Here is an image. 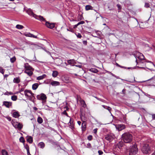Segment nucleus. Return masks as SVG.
<instances>
[{"mask_svg": "<svg viewBox=\"0 0 155 155\" xmlns=\"http://www.w3.org/2000/svg\"><path fill=\"white\" fill-rule=\"evenodd\" d=\"M28 91H29V92H28V93H29L33 97H34V98H35V97L34 96V94L30 90H28Z\"/></svg>", "mask_w": 155, "mask_h": 155, "instance_id": "nucleus-42", "label": "nucleus"}, {"mask_svg": "<svg viewBox=\"0 0 155 155\" xmlns=\"http://www.w3.org/2000/svg\"><path fill=\"white\" fill-rule=\"evenodd\" d=\"M107 72L110 74L112 76H113V77H114L116 78H117L115 74H113L111 72H110V71H107Z\"/></svg>", "mask_w": 155, "mask_h": 155, "instance_id": "nucleus-41", "label": "nucleus"}, {"mask_svg": "<svg viewBox=\"0 0 155 155\" xmlns=\"http://www.w3.org/2000/svg\"><path fill=\"white\" fill-rule=\"evenodd\" d=\"M2 155H8V152L5 150H2Z\"/></svg>", "mask_w": 155, "mask_h": 155, "instance_id": "nucleus-34", "label": "nucleus"}, {"mask_svg": "<svg viewBox=\"0 0 155 155\" xmlns=\"http://www.w3.org/2000/svg\"><path fill=\"white\" fill-rule=\"evenodd\" d=\"M93 7L90 5H87L85 6V9L86 10L92 9Z\"/></svg>", "mask_w": 155, "mask_h": 155, "instance_id": "nucleus-31", "label": "nucleus"}, {"mask_svg": "<svg viewBox=\"0 0 155 155\" xmlns=\"http://www.w3.org/2000/svg\"><path fill=\"white\" fill-rule=\"evenodd\" d=\"M76 35L78 38H80L82 37V36L80 33H78L77 34H76Z\"/></svg>", "mask_w": 155, "mask_h": 155, "instance_id": "nucleus-43", "label": "nucleus"}, {"mask_svg": "<svg viewBox=\"0 0 155 155\" xmlns=\"http://www.w3.org/2000/svg\"><path fill=\"white\" fill-rule=\"evenodd\" d=\"M138 149L136 145L132 146L129 151V155H138Z\"/></svg>", "mask_w": 155, "mask_h": 155, "instance_id": "nucleus-2", "label": "nucleus"}, {"mask_svg": "<svg viewBox=\"0 0 155 155\" xmlns=\"http://www.w3.org/2000/svg\"><path fill=\"white\" fill-rule=\"evenodd\" d=\"M91 144L90 143H88L87 144V147H90L91 146Z\"/></svg>", "mask_w": 155, "mask_h": 155, "instance_id": "nucleus-61", "label": "nucleus"}, {"mask_svg": "<svg viewBox=\"0 0 155 155\" xmlns=\"http://www.w3.org/2000/svg\"><path fill=\"white\" fill-rule=\"evenodd\" d=\"M25 68L26 69L31 70L32 71L34 70V69L28 63H26L25 64Z\"/></svg>", "mask_w": 155, "mask_h": 155, "instance_id": "nucleus-16", "label": "nucleus"}, {"mask_svg": "<svg viewBox=\"0 0 155 155\" xmlns=\"http://www.w3.org/2000/svg\"><path fill=\"white\" fill-rule=\"evenodd\" d=\"M26 12L30 16H32L34 18H35L36 15L34 14L31 9H29L26 11Z\"/></svg>", "mask_w": 155, "mask_h": 155, "instance_id": "nucleus-10", "label": "nucleus"}, {"mask_svg": "<svg viewBox=\"0 0 155 155\" xmlns=\"http://www.w3.org/2000/svg\"><path fill=\"white\" fill-rule=\"evenodd\" d=\"M3 105H4L6 107L9 108L12 106V102L7 101H4Z\"/></svg>", "mask_w": 155, "mask_h": 155, "instance_id": "nucleus-9", "label": "nucleus"}, {"mask_svg": "<svg viewBox=\"0 0 155 155\" xmlns=\"http://www.w3.org/2000/svg\"><path fill=\"white\" fill-rule=\"evenodd\" d=\"M73 120L72 119L70 118L69 122L68 123L69 125L70 126V128L72 129H73L74 128V124L73 123Z\"/></svg>", "mask_w": 155, "mask_h": 155, "instance_id": "nucleus-12", "label": "nucleus"}, {"mask_svg": "<svg viewBox=\"0 0 155 155\" xmlns=\"http://www.w3.org/2000/svg\"><path fill=\"white\" fill-rule=\"evenodd\" d=\"M16 58H15V57L14 56V57L11 58L10 59V61L11 63H13L16 61Z\"/></svg>", "mask_w": 155, "mask_h": 155, "instance_id": "nucleus-36", "label": "nucleus"}, {"mask_svg": "<svg viewBox=\"0 0 155 155\" xmlns=\"http://www.w3.org/2000/svg\"><path fill=\"white\" fill-rule=\"evenodd\" d=\"M122 138L125 143L132 145L131 143L133 140V136L131 134L125 133L122 135Z\"/></svg>", "mask_w": 155, "mask_h": 155, "instance_id": "nucleus-1", "label": "nucleus"}, {"mask_svg": "<svg viewBox=\"0 0 155 155\" xmlns=\"http://www.w3.org/2000/svg\"><path fill=\"white\" fill-rule=\"evenodd\" d=\"M29 92L28 91V90H25L24 91L25 93V95L26 96H27L28 97L29 95L28 94V92Z\"/></svg>", "mask_w": 155, "mask_h": 155, "instance_id": "nucleus-39", "label": "nucleus"}, {"mask_svg": "<svg viewBox=\"0 0 155 155\" xmlns=\"http://www.w3.org/2000/svg\"><path fill=\"white\" fill-rule=\"evenodd\" d=\"M58 72L57 71H53L52 73V76L54 77H56L58 74Z\"/></svg>", "mask_w": 155, "mask_h": 155, "instance_id": "nucleus-29", "label": "nucleus"}, {"mask_svg": "<svg viewBox=\"0 0 155 155\" xmlns=\"http://www.w3.org/2000/svg\"><path fill=\"white\" fill-rule=\"evenodd\" d=\"M67 62L69 64H70L72 66H74V64H76V62L74 59L68 60L67 61Z\"/></svg>", "mask_w": 155, "mask_h": 155, "instance_id": "nucleus-13", "label": "nucleus"}, {"mask_svg": "<svg viewBox=\"0 0 155 155\" xmlns=\"http://www.w3.org/2000/svg\"><path fill=\"white\" fill-rule=\"evenodd\" d=\"M105 139L110 142L112 141L114 139V135L112 134H107L105 136Z\"/></svg>", "mask_w": 155, "mask_h": 155, "instance_id": "nucleus-6", "label": "nucleus"}, {"mask_svg": "<svg viewBox=\"0 0 155 155\" xmlns=\"http://www.w3.org/2000/svg\"><path fill=\"white\" fill-rule=\"evenodd\" d=\"M116 65L117 66H118V67H120V66H121V65H120L119 64L117 63H116Z\"/></svg>", "mask_w": 155, "mask_h": 155, "instance_id": "nucleus-60", "label": "nucleus"}, {"mask_svg": "<svg viewBox=\"0 0 155 155\" xmlns=\"http://www.w3.org/2000/svg\"><path fill=\"white\" fill-rule=\"evenodd\" d=\"M24 147L26 149V150H28L29 149V147L27 144H26L25 145Z\"/></svg>", "mask_w": 155, "mask_h": 155, "instance_id": "nucleus-46", "label": "nucleus"}, {"mask_svg": "<svg viewBox=\"0 0 155 155\" xmlns=\"http://www.w3.org/2000/svg\"><path fill=\"white\" fill-rule=\"evenodd\" d=\"M38 146H39L40 148H43L45 147V144L43 142H41L39 143Z\"/></svg>", "mask_w": 155, "mask_h": 155, "instance_id": "nucleus-28", "label": "nucleus"}, {"mask_svg": "<svg viewBox=\"0 0 155 155\" xmlns=\"http://www.w3.org/2000/svg\"><path fill=\"white\" fill-rule=\"evenodd\" d=\"M62 113L64 114V115H65L66 116H68V114L67 113V112L66 111V110H64L63 112Z\"/></svg>", "mask_w": 155, "mask_h": 155, "instance_id": "nucleus-48", "label": "nucleus"}, {"mask_svg": "<svg viewBox=\"0 0 155 155\" xmlns=\"http://www.w3.org/2000/svg\"><path fill=\"white\" fill-rule=\"evenodd\" d=\"M13 81L14 83L18 84L20 82V80L19 78L16 77L14 78Z\"/></svg>", "mask_w": 155, "mask_h": 155, "instance_id": "nucleus-22", "label": "nucleus"}, {"mask_svg": "<svg viewBox=\"0 0 155 155\" xmlns=\"http://www.w3.org/2000/svg\"><path fill=\"white\" fill-rule=\"evenodd\" d=\"M35 18L41 21H46L45 19L41 15L38 16L36 15Z\"/></svg>", "mask_w": 155, "mask_h": 155, "instance_id": "nucleus-15", "label": "nucleus"}, {"mask_svg": "<svg viewBox=\"0 0 155 155\" xmlns=\"http://www.w3.org/2000/svg\"><path fill=\"white\" fill-rule=\"evenodd\" d=\"M152 117L153 120H155V114H152Z\"/></svg>", "mask_w": 155, "mask_h": 155, "instance_id": "nucleus-53", "label": "nucleus"}, {"mask_svg": "<svg viewBox=\"0 0 155 155\" xmlns=\"http://www.w3.org/2000/svg\"><path fill=\"white\" fill-rule=\"evenodd\" d=\"M82 121L81 125L82 131L83 132H84L86 130L87 123L85 121H82Z\"/></svg>", "mask_w": 155, "mask_h": 155, "instance_id": "nucleus-11", "label": "nucleus"}, {"mask_svg": "<svg viewBox=\"0 0 155 155\" xmlns=\"http://www.w3.org/2000/svg\"><path fill=\"white\" fill-rule=\"evenodd\" d=\"M117 7L118 8V9H120L121 8V6L119 4H117Z\"/></svg>", "mask_w": 155, "mask_h": 155, "instance_id": "nucleus-51", "label": "nucleus"}, {"mask_svg": "<svg viewBox=\"0 0 155 155\" xmlns=\"http://www.w3.org/2000/svg\"><path fill=\"white\" fill-rule=\"evenodd\" d=\"M83 18H84L82 15H79L78 17V21H80Z\"/></svg>", "mask_w": 155, "mask_h": 155, "instance_id": "nucleus-35", "label": "nucleus"}, {"mask_svg": "<svg viewBox=\"0 0 155 155\" xmlns=\"http://www.w3.org/2000/svg\"><path fill=\"white\" fill-rule=\"evenodd\" d=\"M90 71L91 72L97 73L98 72V70L95 68H91L90 69Z\"/></svg>", "mask_w": 155, "mask_h": 155, "instance_id": "nucleus-27", "label": "nucleus"}, {"mask_svg": "<svg viewBox=\"0 0 155 155\" xmlns=\"http://www.w3.org/2000/svg\"><path fill=\"white\" fill-rule=\"evenodd\" d=\"M27 140L29 143H31L33 142V138L31 136H29L28 137Z\"/></svg>", "mask_w": 155, "mask_h": 155, "instance_id": "nucleus-23", "label": "nucleus"}, {"mask_svg": "<svg viewBox=\"0 0 155 155\" xmlns=\"http://www.w3.org/2000/svg\"><path fill=\"white\" fill-rule=\"evenodd\" d=\"M13 117L15 118H18L19 117L20 115L19 114L18 111L14 112L12 114Z\"/></svg>", "mask_w": 155, "mask_h": 155, "instance_id": "nucleus-20", "label": "nucleus"}, {"mask_svg": "<svg viewBox=\"0 0 155 155\" xmlns=\"http://www.w3.org/2000/svg\"><path fill=\"white\" fill-rule=\"evenodd\" d=\"M51 84L53 86H58L60 84V83L57 81H53L51 82Z\"/></svg>", "mask_w": 155, "mask_h": 155, "instance_id": "nucleus-21", "label": "nucleus"}, {"mask_svg": "<svg viewBox=\"0 0 155 155\" xmlns=\"http://www.w3.org/2000/svg\"><path fill=\"white\" fill-rule=\"evenodd\" d=\"M37 121L39 124H41L43 122L42 118L40 117H38L37 119Z\"/></svg>", "mask_w": 155, "mask_h": 155, "instance_id": "nucleus-32", "label": "nucleus"}, {"mask_svg": "<svg viewBox=\"0 0 155 155\" xmlns=\"http://www.w3.org/2000/svg\"><path fill=\"white\" fill-rule=\"evenodd\" d=\"M97 128H96V129H95L93 131H94V133L96 134H97Z\"/></svg>", "mask_w": 155, "mask_h": 155, "instance_id": "nucleus-50", "label": "nucleus"}, {"mask_svg": "<svg viewBox=\"0 0 155 155\" xmlns=\"http://www.w3.org/2000/svg\"><path fill=\"white\" fill-rule=\"evenodd\" d=\"M19 140L20 142L22 143H24L25 142V140L23 137H21L19 139Z\"/></svg>", "mask_w": 155, "mask_h": 155, "instance_id": "nucleus-38", "label": "nucleus"}, {"mask_svg": "<svg viewBox=\"0 0 155 155\" xmlns=\"http://www.w3.org/2000/svg\"><path fill=\"white\" fill-rule=\"evenodd\" d=\"M124 143L122 141H120L117 144V146L119 149H121L124 146Z\"/></svg>", "mask_w": 155, "mask_h": 155, "instance_id": "nucleus-19", "label": "nucleus"}, {"mask_svg": "<svg viewBox=\"0 0 155 155\" xmlns=\"http://www.w3.org/2000/svg\"><path fill=\"white\" fill-rule=\"evenodd\" d=\"M77 123L79 126L81 125V122L80 121H78Z\"/></svg>", "mask_w": 155, "mask_h": 155, "instance_id": "nucleus-62", "label": "nucleus"}, {"mask_svg": "<svg viewBox=\"0 0 155 155\" xmlns=\"http://www.w3.org/2000/svg\"><path fill=\"white\" fill-rule=\"evenodd\" d=\"M116 128L119 131H121L125 128V126L124 124H117L115 126Z\"/></svg>", "mask_w": 155, "mask_h": 155, "instance_id": "nucleus-7", "label": "nucleus"}, {"mask_svg": "<svg viewBox=\"0 0 155 155\" xmlns=\"http://www.w3.org/2000/svg\"><path fill=\"white\" fill-rule=\"evenodd\" d=\"M120 68H124V69H127V68L126 67H124V66H120Z\"/></svg>", "mask_w": 155, "mask_h": 155, "instance_id": "nucleus-59", "label": "nucleus"}, {"mask_svg": "<svg viewBox=\"0 0 155 155\" xmlns=\"http://www.w3.org/2000/svg\"><path fill=\"white\" fill-rule=\"evenodd\" d=\"M92 135H90L88 136L87 137V139L89 140H92Z\"/></svg>", "mask_w": 155, "mask_h": 155, "instance_id": "nucleus-44", "label": "nucleus"}, {"mask_svg": "<svg viewBox=\"0 0 155 155\" xmlns=\"http://www.w3.org/2000/svg\"><path fill=\"white\" fill-rule=\"evenodd\" d=\"M98 153L99 155H101L103 154V152L101 150H99L98 151Z\"/></svg>", "mask_w": 155, "mask_h": 155, "instance_id": "nucleus-47", "label": "nucleus"}, {"mask_svg": "<svg viewBox=\"0 0 155 155\" xmlns=\"http://www.w3.org/2000/svg\"><path fill=\"white\" fill-rule=\"evenodd\" d=\"M4 71H5V70L2 69V70L0 72L1 73H2L3 74H4Z\"/></svg>", "mask_w": 155, "mask_h": 155, "instance_id": "nucleus-58", "label": "nucleus"}, {"mask_svg": "<svg viewBox=\"0 0 155 155\" xmlns=\"http://www.w3.org/2000/svg\"><path fill=\"white\" fill-rule=\"evenodd\" d=\"M37 99L39 100H42L43 101L46 100L47 99V97L46 95L43 93H41L40 95H37Z\"/></svg>", "mask_w": 155, "mask_h": 155, "instance_id": "nucleus-5", "label": "nucleus"}, {"mask_svg": "<svg viewBox=\"0 0 155 155\" xmlns=\"http://www.w3.org/2000/svg\"><path fill=\"white\" fill-rule=\"evenodd\" d=\"M83 43L85 45H87V41H83Z\"/></svg>", "mask_w": 155, "mask_h": 155, "instance_id": "nucleus-49", "label": "nucleus"}, {"mask_svg": "<svg viewBox=\"0 0 155 155\" xmlns=\"http://www.w3.org/2000/svg\"><path fill=\"white\" fill-rule=\"evenodd\" d=\"M45 25L47 27L50 29H52L55 26L54 24L50 23L48 21H46Z\"/></svg>", "mask_w": 155, "mask_h": 155, "instance_id": "nucleus-8", "label": "nucleus"}, {"mask_svg": "<svg viewBox=\"0 0 155 155\" xmlns=\"http://www.w3.org/2000/svg\"><path fill=\"white\" fill-rule=\"evenodd\" d=\"M6 118L9 121H10L11 120V118L10 117H6Z\"/></svg>", "mask_w": 155, "mask_h": 155, "instance_id": "nucleus-52", "label": "nucleus"}, {"mask_svg": "<svg viewBox=\"0 0 155 155\" xmlns=\"http://www.w3.org/2000/svg\"><path fill=\"white\" fill-rule=\"evenodd\" d=\"M27 154L28 155H31L29 152V149L28 150H27Z\"/></svg>", "mask_w": 155, "mask_h": 155, "instance_id": "nucleus-56", "label": "nucleus"}, {"mask_svg": "<svg viewBox=\"0 0 155 155\" xmlns=\"http://www.w3.org/2000/svg\"><path fill=\"white\" fill-rule=\"evenodd\" d=\"M81 104L83 105V107H85L87 105L85 102V101L83 100H81Z\"/></svg>", "mask_w": 155, "mask_h": 155, "instance_id": "nucleus-33", "label": "nucleus"}, {"mask_svg": "<svg viewBox=\"0 0 155 155\" xmlns=\"http://www.w3.org/2000/svg\"><path fill=\"white\" fill-rule=\"evenodd\" d=\"M39 84L38 83H35L33 84L32 86V88L33 90H36L38 87Z\"/></svg>", "mask_w": 155, "mask_h": 155, "instance_id": "nucleus-25", "label": "nucleus"}, {"mask_svg": "<svg viewBox=\"0 0 155 155\" xmlns=\"http://www.w3.org/2000/svg\"><path fill=\"white\" fill-rule=\"evenodd\" d=\"M136 68V67H128V68H127V69H134Z\"/></svg>", "mask_w": 155, "mask_h": 155, "instance_id": "nucleus-55", "label": "nucleus"}, {"mask_svg": "<svg viewBox=\"0 0 155 155\" xmlns=\"http://www.w3.org/2000/svg\"><path fill=\"white\" fill-rule=\"evenodd\" d=\"M55 62L58 65L61 64L62 63V60L59 58H56L55 60Z\"/></svg>", "mask_w": 155, "mask_h": 155, "instance_id": "nucleus-18", "label": "nucleus"}, {"mask_svg": "<svg viewBox=\"0 0 155 155\" xmlns=\"http://www.w3.org/2000/svg\"><path fill=\"white\" fill-rule=\"evenodd\" d=\"M17 96L16 95H13L12 96L11 99L13 101H15L17 100Z\"/></svg>", "mask_w": 155, "mask_h": 155, "instance_id": "nucleus-37", "label": "nucleus"}, {"mask_svg": "<svg viewBox=\"0 0 155 155\" xmlns=\"http://www.w3.org/2000/svg\"><path fill=\"white\" fill-rule=\"evenodd\" d=\"M150 5L149 3L147 2L145 3L144 5L145 7L146 8H149L150 7Z\"/></svg>", "mask_w": 155, "mask_h": 155, "instance_id": "nucleus-40", "label": "nucleus"}, {"mask_svg": "<svg viewBox=\"0 0 155 155\" xmlns=\"http://www.w3.org/2000/svg\"><path fill=\"white\" fill-rule=\"evenodd\" d=\"M24 88H22L18 92L20 93L21 92L23 91H24Z\"/></svg>", "mask_w": 155, "mask_h": 155, "instance_id": "nucleus-54", "label": "nucleus"}, {"mask_svg": "<svg viewBox=\"0 0 155 155\" xmlns=\"http://www.w3.org/2000/svg\"><path fill=\"white\" fill-rule=\"evenodd\" d=\"M28 97L29 98L30 100L31 101H32V100H33V99H35L34 98V97H33L31 95V96L29 95V96H28Z\"/></svg>", "mask_w": 155, "mask_h": 155, "instance_id": "nucleus-45", "label": "nucleus"}, {"mask_svg": "<svg viewBox=\"0 0 155 155\" xmlns=\"http://www.w3.org/2000/svg\"><path fill=\"white\" fill-rule=\"evenodd\" d=\"M102 106L105 109H107L108 110L110 113H111V108L109 106H107L102 105Z\"/></svg>", "mask_w": 155, "mask_h": 155, "instance_id": "nucleus-24", "label": "nucleus"}, {"mask_svg": "<svg viewBox=\"0 0 155 155\" xmlns=\"http://www.w3.org/2000/svg\"><path fill=\"white\" fill-rule=\"evenodd\" d=\"M46 76V75L45 74H43L41 76H38L37 78V80H39L43 79L44 78H45Z\"/></svg>", "mask_w": 155, "mask_h": 155, "instance_id": "nucleus-26", "label": "nucleus"}, {"mask_svg": "<svg viewBox=\"0 0 155 155\" xmlns=\"http://www.w3.org/2000/svg\"><path fill=\"white\" fill-rule=\"evenodd\" d=\"M33 109L34 110H35V111L37 110H38V108L36 107H33Z\"/></svg>", "mask_w": 155, "mask_h": 155, "instance_id": "nucleus-64", "label": "nucleus"}, {"mask_svg": "<svg viewBox=\"0 0 155 155\" xmlns=\"http://www.w3.org/2000/svg\"><path fill=\"white\" fill-rule=\"evenodd\" d=\"M12 124L15 128H18L19 130H21L23 127V125L20 123L17 122V123H15L13 122V120H12Z\"/></svg>", "mask_w": 155, "mask_h": 155, "instance_id": "nucleus-4", "label": "nucleus"}, {"mask_svg": "<svg viewBox=\"0 0 155 155\" xmlns=\"http://www.w3.org/2000/svg\"><path fill=\"white\" fill-rule=\"evenodd\" d=\"M16 28L19 29H21L24 28V27L21 25H17L16 26Z\"/></svg>", "mask_w": 155, "mask_h": 155, "instance_id": "nucleus-30", "label": "nucleus"}, {"mask_svg": "<svg viewBox=\"0 0 155 155\" xmlns=\"http://www.w3.org/2000/svg\"><path fill=\"white\" fill-rule=\"evenodd\" d=\"M80 24H83L84 23V21H81L80 22Z\"/></svg>", "mask_w": 155, "mask_h": 155, "instance_id": "nucleus-63", "label": "nucleus"}, {"mask_svg": "<svg viewBox=\"0 0 155 155\" xmlns=\"http://www.w3.org/2000/svg\"><path fill=\"white\" fill-rule=\"evenodd\" d=\"M24 35L26 37H30L33 38H37V37L36 36H35L33 34H31L30 33H27L24 34Z\"/></svg>", "mask_w": 155, "mask_h": 155, "instance_id": "nucleus-14", "label": "nucleus"}, {"mask_svg": "<svg viewBox=\"0 0 155 155\" xmlns=\"http://www.w3.org/2000/svg\"><path fill=\"white\" fill-rule=\"evenodd\" d=\"M141 150L143 153L145 154H149L151 152V149L148 144H144L142 147Z\"/></svg>", "mask_w": 155, "mask_h": 155, "instance_id": "nucleus-3", "label": "nucleus"}, {"mask_svg": "<svg viewBox=\"0 0 155 155\" xmlns=\"http://www.w3.org/2000/svg\"><path fill=\"white\" fill-rule=\"evenodd\" d=\"M31 70H28V69H26L25 71V72L27 74L28 76H31L33 74V72Z\"/></svg>", "mask_w": 155, "mask_h": 155, "instance_id": "nucleus-17", "label": "nucleus"}, {"mask_svg": "<svg viewBox=\"0 0 155 155\" xmlns=\"http://www.w3.org/2000/svg\"><path fill=\"white\" fill-rule=\"evenodd\" d=\"M126 89H123L122 91V93L124 94L125 92Z\"/></svg>", "mask_w": 155, "mask_h": 155, "instance_id": "nucleus-57", "label": "nucleus"}]
</instances>
